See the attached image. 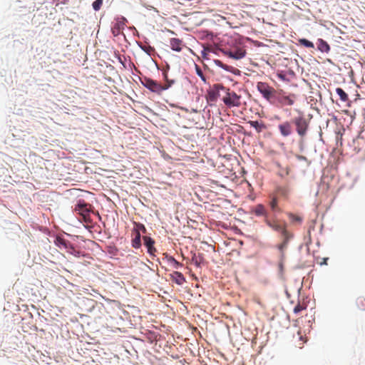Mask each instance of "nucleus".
<instances>
[{
  "label": "nucleus",
  "instance_id": "f257e3e1",
  "mask_svg": "<svg viewBox=\"0 0 365 365\" xmlns=\"http://www.w3.org/2000/svg\"><path fill=\"white\" fill-rule=\"evenodd\" d=\"M264 222L272 230L281 235L282 241L277 245V248L282 255H284V252L287 249L289 242L294 237L293 233L287 230V225L285 222H282L278 219H269L268 217H266Z\"/></svg>",
  "mask_w": 365,
  "mask_h": 365
},
{
  "label": "nucleus",
  "instance_id": "f03ea898",
  "mask_svg": "<svg viewBox=\"0 0 365 365\" xmlns=\"http://www.w3.org/2000/svg\"><path fill=\"white\" fill-rule=\"evenodd\" d=\"M224 91L225 96L222 98V101L227 108L241 106L242 96L240 95L225 87Z\"/></svg>",
  "mask_w": 365,
  "mask_h": 365
},
{
  "label": "nucleus",
  "instance_id": "7ed1b4c3",
  "mask_svg": "<svg viewBox=\"0 0 365 365\" xmlns=\"http://www.w3.org/2000/svg\"><path fill=\"white\" fill-rule=\"evenodd\" d=\"M297 100V95L294 93H288L283 90H278L274 98L275 103L279 107L286 106H293Z\"/></svg>",
  "mask_w": 365,
  "mask_h": 365
},
{
  "label": "nucleus",
  "instance_id": "20e7f679",
  "mask_svg": "<svg viewBox=\"0 0 365 365\" xmlns=\"http://www.w3.org/2000/svg\"><path fill=\"white\" fill-rule=\"evenodd\" d=\"M140 81L143 86L147 88L151 92L155 93L157 94H160L163 91H165L170 87V85H162L158 81L147 76L140 77Z\"/></svg>",
  "mask_w": 365,
  "mask_h": 365
},
{
  "label": "nucleus",
  "instance_id": "39448f33",
  "mask_svg": "<svg viewBox=\"0 0 365 365\" xmlns=\"http://www.w3.org/2000/svg\"><path fill=\"white\" fill-rule=\"evenodd\" d=\"M257 89L267 101L271 103H275L274 98L278 90H276L265 82H258Z\"/></svg>",
  "mask_w": 365,
  "mask_h": 365
},
{
  "label": "nucleus",
  "instance_id": "423d86ee",
  "mask_svg": "<svg viewBox=\"0 0 365 365\" xmlns=\"http://www.w3.org/2000/svg\"><path fill=\"white\" fill-rule=\"evenodd\" d=\"M293 123L296 127L297 134L302 138L304 137L307 135L309 125V121L304 115L301 114L300 115L295 117L293 119Z\"/></svg>",
  "mask_w": 365,
  "mask_h": 365
},
{
  "label": "nucleus",
  "instance_id": "0eeeda50",
  "mask_svg": "<svg viewBox=\"0 0 365 365\" xmlns=\"http://www.w3.org/2000/svg\"><path fill=\"white\" fill-rule=\"evenodd\" d=\"M225 56L238 60L245 57L246 51L242 48H237L233 51L229 49H220Z\"/></svg>",
  "mask_w": 365,
  "mask_h": 365
},
{
  "label": "nucleus",
  "instance_id": "6e6552de",
  "mask_svg": "<svg viewBox=\"0 0 365 365\" xmlns=\"http://www.w3.org/2000/svg\"><path fill=\"white\" fill-rule=\"evenodd\" d=\"M225 86H223L222 84L217 83L215 84L210 91L207 92V100L212 102L216 101V100L220 96V91H224Z\"/></svg>",
  "mask_w": 365,
  "mask_h": 365
},
{
  "label": "nucleus",
  "instance_id": "1a4fd4ad",
  "mask_svg": "<svg viewBox=\"0 0 365 365\" xmlns=\"http://www.w3.org/2000/svg\"><path fill=\"white\" fill-rule=\"evenodd\" d=\"M91 207V206L90 205L86 203L84 201L80 200L76 205L75 210L83 216L85 221H87V217L89 216Z\"/></svg>",
  "mask_w": 365,
  "mask_h": 365
},
{
  "label": "nucleus",
  "instance_id": "9d476101",
  "mask_svg": "<svg viewBox=\"0 0 365 365\" xmlns=\"http://www.w3.org/2000/svg\"><path fill=\"white\" fill-rule=\"evenodd\" d=\"M278 129L282 136L287 137L292 133V125L289 121H284L279 124Z\"/></svg>",
  "mask_w": 365,
  "mask_h": 365
},
{
  "label": "nucleus",
  "instance_id": "9b49d317",
  "mask_svg": "<svg viewBox=\"0 0 365 365\" xmlns=\"http://www.w3.org/2000/svg\"><path fill=\"white\" fill-rule=\"evenodd\" d=\"M170 47L173 51L181 52L182 49L186 47L185 43L182 40L178 38H171L170 39Z\"/></svg>",
  "mask_w": 365,
  "mask_h": 365
},
{
  "label": "nucleus",
  "instance_id": "f8f14e48",
  "mask_svg": "<svg viewBox=\"0 0 365 365\" xmlns=\"http://www.w3.org/2000/svg\"><path fill=\"white\" fill-rule=\"evenodd\" d=\"M144 245L147 247L148 252L150 255H153L154 253L156 252V249L154 247L155 241L153 240L150 237L148 236H144L143 237Z\"/></svg>",
  "mask_w": 365,
  "mask_h": 365
},
{
  "label": "nucleus",
  "instance_id": "ddd939ff",
  "mask_svg": "<svg viewBox=\"0 0 365 365\" xmlns=\"http://www.w3.org/2000/svg\"><path fill=\"white\" fill-rule=\"evenodd\" d=\"M252 213L255 214L257 217L263 216L264 219L267 216V212L264 206L262 204H258L253 208H252Z\"/></svg>",
  "mask_w": 365,
  "mask_h": 365
},
{
  "label": "nucleus",
  "instance_id": "4468645a",
  "mask_svg": "<svg viewBox=\"0 0 365 365\" xmlns=\"http://www.w3.org/2000/svg\"><path fill=\"white\" fill-rule=\"evenodd\" d=\"M290 223L293 225H300L303 222V217L292 212L287 213Z\"/></svg>",
  "mask_w": 365,
  "mask_h": 365
},
{
  "label": "nucleus",
  "instance_id": "2eb2a0df",
  "mask_svg": "<svg viewBox=\"0 0 365 365\" xmlns=\"http://www.w3.org/2000/svg\"><path fill=\"white\" fill-rule=\"evenodd\" d=\"M171 279L179 285L182 284L185 282V278L183 274L177 271L171 274Z\"/></svg>",
  "mask_w": 365,
  "mask_h": 365
},
{
  "label": "nucleus",
  "instance_id": "dca6fc26",
  "mask_svg": "<svg viewBox=\"0 0 365 365\" xmlns=\"http://www.w3.org/2000/svg\"><path fill=\"white\" fill-rule=\"evenodd\" d=\"M132 247L138 249L141 246V236L139 232H133Z\"/></svg>",
  "mask_w": 365,
  "mask_h": 365
},
{
  "label": "nucleus",
  "instance_id": "f3484780",
  "mask_svg": "<svg viewBox=\"0 0 365 365\" xmlns=\"http://www.w3.org/2000/svg\"><path fill=\"white\" fill-rule=\"evenodd\" d=\"M55 245L59 248H65L67 249L68 245H70L69 242L64 240L60 236H57L54 240Z\"/></svg>",
  "mask_w": 365,
  "mask_h": 365
},
{
  "label": "nucleus",
  "instance_id": "a211bd4d",
  "mask_svg": "<svg viewBox=\"0 0 365 365\" xmlns=\"http://www.w3.org/2000/svg\"><path fill=\"white\" fill-rule=\"evenodd\" d=\"M318 49L322 52L328 53L330 50V46L325 41L319 38L318 40Z\"/></svg>",
  "mask_w": 365,
  "mask_h": 365
},
{
  "label": "nucleus",
  "instance_id": "6ab92c4d",
  "mask_svg": "<svg viewBox=\"0 0 365 365\" xmlns=\"http://www.w3.org/2000/svg\"><path fill=\"white\" fill-rule=\"evenodd\" d=\"M139 232L145 234L147 232V230L143 224L140 222H134V228L133 230V232Z\"/></svg>",
  "mask_w": 365,
  "mask_h": 365
},
{
  "label": "nucleus",
  "instance_id": "aec40b11",
  "mask_svg": "<svg viewBox=\"0 0 365 365\" xmlns=\"http://www.w3.org/2000/svg\"><path fill=\"white\" fill-rule=\"evenodd\" d=\"M249 123L252 128H255L257 132H261L262 130L264 128V125L257 120H250Z\"/></svg>",
  "mask_w": 365,
  "mask_h": 365
},
{
  "label": "nucleus",
  "instance_id": "412c9836",
  "mask_svg": "<svg viewBox=\"0 0 365 365\" xmlns=\"http://www.w3.org/2000/svg\"><path fill=\"white\" fill-rule=\"evenodd\" d=\"M356 304L359 311L365 312V299L364 297L357 298Z\"/></svg>",
  "mask_w": 365,
  "mask_h": 365
},
{
  "label": "nucleus",
  "instance_id": "4be33fe9",
  "mask_svg": "<svg viewBox=\"0 0 365 365\" xmlns=\"http://www.w3.org/2000/svg\"><path fill=\"white\" fill-rule=\"evenodd\" d=\"M336 93L339 95V96L340 97V99L345 102L346 101H348L349 98H348V95L345 93V91L341 88H337L336 89Z\"/></svg>",
  "mask_w": 365,
  "mask_h": 365
},
{
  "label": "nucleus",
  "instance_id": "5701e85b",
  "mask_svg": "<svg viewBox=\"0 0 365 365\" xmlns=\"http://www.w3.org/2000/svg\"><path fill=\"white\" fill-rule=\"evenodd\" d=\"M195 71H196V73L197 75L201 78V80L205 83H207V78L205 77V76L204 75L202 69L200 68V67L195 64Z\"/></svg>",
  "mask_w": 365,
  "mask_h": 365
},
{
  "label": "nucleus",
  "instance_id": "b1692460",
  "mask_svg": "<svg viewBox=\"0 0 365 365\" xmlns=\"http://www.w3.org/2000/svg\"><path fill=\"white\" fill-rule=\"evenodd\" d=\"M297 335L299 337V344H297V346H299V348L302 349L303 344L307 342V339L305 336H303L302 334V332L300 331L297 332Z\"/></svg>",
  "mask_w": 365,
  "mask_h": 365
},
{
  "label": "nucleus",
  "instance_id": "393cba45",
  "mask_svg": "<svg viewBox=\"0 0 365 365\" xmlns=\"http://www.w3.org/2000/svg\"><path fill=\"white\" fill-rule=\"evenodd\" d=\"M299 43L300 45L304 46L307 48H314V43L306 38H300L299 40Z\"/></svg>",
  "mask_w": 365,
  "mask_h": 365
},
{
  "label": "nucleus",
  "instance_id": "a878e982",
  "mask_svg": "<svg viewBox=\"0 0 365 365\" xmlns=\"http://www.w3.org/2000/svg\"><path fill=\"white\" fill-rule=\"evenodd\" d=\"M269 206L272 211H278L279 208L278 207V200L277 197H273L269 202Z\"/></svg>",
  "mask_w": 365,
  "mask_h": 365
},
{
  "label": "nucleus",
  "instance_id": "bb28decb",
  "mask_svg": "<svg viewBox=\"0 0 365 365\" xmlns=\"http://www.w3.org/2000/svg\"><path fill=\"white\" fill-rule=\"evenodd\" d=\"M277 192L280 195L287 197L289 193V189L287 187H279Z\"/></svg>",
  "mask_w": 365,
  "mask_h": 365
},
{
  "label": "nucleus",
  "instance_id": "cd10ccee",
  "mask_svg": "<svg viewBox=\"0 0 365 365\" xmlns=\"http://www.w3.org/2000/svg\"><path fill=\"white\" fill-rule=\"evenodd\" d=\"M168 261L173 266L174 268L178 269L180 267H182V264L178 262L174 257H170L168 258Z\"/></svg>",
  "mask_w": 365,
  "mask_h": 365
},
{
  "label": "nucleus",
  "instance_id": "c85d7f7f",
  "mask_svg": "<svg viewBox=\"0 0 365 365\" xmlns=\"http://www.w3.org/2000/svg\"><path fill=\"white\" fill-rule=\"evenodd\" d=\"M125 21L126 19L124 17H121L120 19V21L116 24V26L114 27V29H118V31L121 29H123Z\"/></svg>",
  "mask_w": 365,
  "mask_h": 365
},
{
  "label": "nucleus",
  "instance_id": "c756f323",
  "mask_svg": "<svg viewBox=\"0 0 365 365\" xmlns=\"http://www.w3.org/2000/svg\"><path fill=\"white\" fill-rule=\"evenodd\" d=\"M307 309V305L304 304H298L294 308V314H299L302 310H304Z\"/></svg>",
  "mask_w": 365,
  "mask_h": 365
},
{
  "label": "nucleus",
  "instance_id": "7c9ffc66",
  "mask_svg": "<svg viewBox=\"0 0 365 365\" xmlns=\"http://www.w3.org/2000/svg\"><path fill=\"white\" fill-rule=\"evenodd\" d=\"M102 4H103V0H96L93 3L92 6L95 11H98L101 8Z\"/></svg>",
  "mask_w": 365,
  "mask_h": 365
},
{
  "label": "nucleus",
  "instance_id": "2f4dec72",
  "mask_svg": "<svg viewBox=\"0 0 365 365\" xmlns=\"http://www.w3.org/2000/svg\"><path fill=\"white\" fill-rule=\"evenodd\" d=\"M202 258H199L194 254L192 257V262L197 267H200L201 264Z\"/></svg>",
  "mask_w": 365,
  "mask_h": 365
},
{
  "label": "nucleus",
  "instance_id": "473e14b6",
  "mask_svg": "<svg viewBox=\"0 0 365 365\" xmlns=\"http://www.w3.org/2000/svg\"><path fill=\"white\" fill-rule=\"evenodd\" d=\"M214 62H215L216 66H219L220 68H224L225 70H228L227 69L228 66L225 65L221 61H220V60H215Z\"/></svg>",
  "mask_w": 365,
  "mask_h": 365
},
{
  "label": "nucleus",
  "instance_id": "72a5a7b5",
  "mask_svg": "<svg viewBox=\"0 0 365 365\" xmlns=\"http://www.w3.org/2000/svg\"><path fill=\"white\" fill-rule=\"evenodd\" d=\"M289 169L288 168H286L284 170H282V172L280 173V175L282 177L284 176V175H289Z\"/></svg>",
  "mask_w": 365,
  "mask_h": 365
},
{
  "label": "nucleus",
  "instance_id": "f704fd0d",
  "mask_svg": "<svg viewBox=\"0 0 365 365\" xmlns=\"http://www.w3.org/2000/svg\"><path fill=\"white\" fill-rule=\"evenodd\" d=\"M328 258L325 257L322 259V261L319 262L321 265L327 264Z\"/></svg>",
  "mask_w": 365,
  "mask_h": 365
},
{
  "label": "nucleus",
  "instance_id": "c9c22d12",
  "mask_svg": "<svg viewBox=\"0 0 365 365\" xmlns=\"http://www.w3.org/2000/svg\"><path fill=\"white\" fill-rule=\"evenodd\" d=\"M173 83H174V81H173V80L170 81H167V83H165V85H170L171 86Z\"/></svg>",
  "mask_w": 365,
  "mask_h": 365
},
{
  "label": "nucleus",
  "instance_id": "e433bc0d",
  "mask_svg": "<svg viewBox=\"0 0 365 365\" xmlns=\"http://www.w3.org/2000/svg\"><path fill=\"white\" fill-rule=\"evenodd\" d=\"M297 158H298L299 159H300V160L305 159V157H304V156H301V155H299Z\"/></svg>",
  "mask_w": 365,
  "mask_h": 365
},
{
  "label": "nucleus",
  "instance_id": "4c0bfd02",
  "mask_svg": "<svg viewBox=\"0 0 365 365\" xmlns=\"http://www.w3.org/2000/svg\"><path fill=\"white\" fill-rule=\"evenodd\" d=\"M207 51H212V49H211V48H207Z\"/></svg>",
  "mask_w": 365,
  "mask_h": 365
},
{
  "label": "nucleus",
  "instance_id": "58836bf2",
  "mask_svg": "<svg viewBox=\"0 0 365 365\" xmlns=\"http://www.w3.org/2000/svg\"><path fill=\"white\" fill-rule=\"evenodd\" d=\"M275 118L279 120V117H278V116H276Z\"/></svg>",
  "mask_w": 365,
  "mask_h": 365
}]
</instances>
